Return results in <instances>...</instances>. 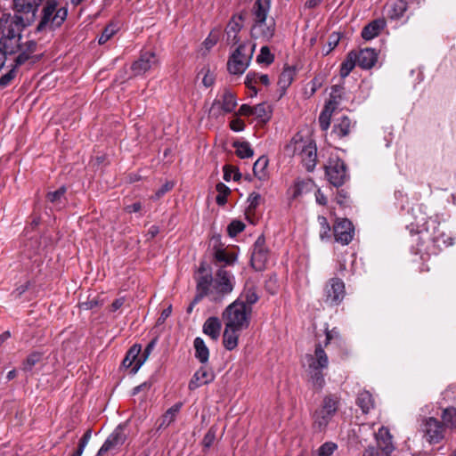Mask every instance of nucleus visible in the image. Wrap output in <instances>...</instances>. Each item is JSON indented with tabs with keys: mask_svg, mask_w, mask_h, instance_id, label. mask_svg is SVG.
<instances>
[{
	"mask_svg": "<svg viewBox=\"0 0 456 456\" xmlns=\"http://www.w3.org/2000/svg\"><path fill=\"white\" fill-rule=\"evenodd\" d=\"M216 191H217L218 194L216 198V201L218 205L223 206L226 203V201H227L226 198L230 194L231 190L224 183H218L216 184Z\"/></svg>",
	"mask_w": 456,
	"mask_h": 456,
	"instance_id": "49530a36",
	"label": "nucleus"
},
{
	"mask_svg": "<svg viewBox=\"0 0 456 456\" xmlns=\"http://www.w3.org/2000/svg\"><path fill=\"white\" fill-rule=\"evenodd\" d=\"M245 228V224L239 220H233L229 225H228V233L231 237H235L237 234L241 232Z\"/></svg>",
	"mask_w": 456,
	"mask_h": 456,
	"instance_id": "603ef678",
	"label": "nucleus"
},
{
	"mask_svg": "<svg viewBox=\"0 0 456 456\" xmlns=\"http://www.w3.org/2000/svg\"><path fill=\"white\" fill-rule=\"evenodd\" d=\"M25 26L13 21L10 13L0 16V48L6 54L20 53L22 49L21 31Z\"/></svg>",
	"mask_w": 456,
	"mask_h": 456,
	"instance_id": "f03ea898",
	"label": "nucleus"
},
{
	"mask_svg": "<svg viewBox=\"0 0 456 456\" xmlns=\"http://www.w3.org/2000/svg\"><path fill=\"white\" fill-rule=\"evenodd\" d=\"M174 186V183H171V182H167L165 184H163L161 186L160 189H159L156 193H155V196H154V199L158 200L159 198H161L166 192H167L168 191H170Z\"/></svg>",
	"mask_w": 456,
	"mask_h": 456,
	"instance_id": "e2e57ef3",
	"label": "nucleus"
},
{
	"mask_svg": "<svg viewBox=\"0 0 456 456\" xmlns=\"http://www.w3.org/2000/svg\"><path fill=\"white\" fill-rule=\"evenodd\" d=\"M305 361L309 382L315 390L320 391L325 384L322 370L329 365L328 355L322 346L318 344L314 354H308L305 355Z\"/></svg>",
	"mask_w": 456,
	"mask_h": 456,
	"instance_id": "7ed1b4c3",
	"label": "nucleus"
},
{
	"mask_svg": "<svg viewBox=\"0 0 456 456\" xmlns=\"http://www.w3.org/2000/svg\"><path fill=\"white\" fill-rule=\"evenodd\" d=\"M221 322L217 317H209L203 324V332L213 340H217L221 330Z\"/></svg>",
	"mask_w": 456,
	"mask_h": 456,
	"instance_id": "7c9ffc66",
	"label": "nucleus"
},
{
	"mask_svg": "<svg viewBox=\"0 0 456 456\" xmlns=\"http://www.w3.org/2000/svg\"><path fill=\"white\" fill-rule=\"evenodd\" d=\"M300 159L307 171H313L316 165L317 153L316 146L313 141L308 144L306 149H305L303 151H300Z\"/></svg>",
	"mask_w": 456,
	"mask_h": 456,
	"instance_id": "a878e982",
	"label": "nucleus"
},
{
	"mask_svg": "<svg viewBox=\"0 0 456 456\" xmlns=\"http://www.w3.org/2000/svg\"><path fill=\"white\" fill-rule=\"evenodd\" d=\"M272 108L266 103L263 102L253 106V116H255L261 122L265 123L271 118Z\"/></svg>",
	"mask_w": 456,
	"mask_h": 456,
	"instance_id": "58836bf2",
	"label": "nucleus"
},
{
	"mask_svg": "<svg viewBox=\"0 0 456 456\" xmlns=\"http://www.w3.org/2000/svg\"><path fill=\"white\" fill-rule=\"evenodd\" d=\"M339 104L336 95L330 94V100L325 104L323 110L319 116V124L322 130L326 131L330 127L331 116L335 113Z\"/></svg>",
	"mask_w": 456,
	"mask_h": 456,
	"instance_id": "6ab92c4d",
	"label": "nucleus"
},
{
	"mask_svg": "<svg viewBox=\"0 0 456 456\" xmlns=\"http://www.w3.org/2000/svg\"><path fill=\"white\" fill-rule=\"evenodd\" d=\"M215 379L214 372L208 367H200L191 378L189 383V389L195 390L198 387L209 384Z\"/></svg>",
	"mask_w": 456,
	"mask_h": 456,
	"instance_id": "412c9836",
	"label": "nucleus"
},
{
	"mask_svg": "<svg viewBox=\"0 0 456 456\" xmlns=\"http://www.w3.org/2000/svg\"><path fill=\"white\" fill-rule=\"evenodd\" d=\"M141 346L134 345L127 352L125 359L123 360V366L125 368H132L131 371L136 373L140 367L145 362V357L140 356Z\"/></svg>",
	"mask_w": 456,
	"mask_h": 456,
	"instance_id": "aec40b11",
	"label": "nucleus"
},
{
	"mask_svg": "<svg viewBox=\"0 0 456 456\" xmlns=\"http://www.w3.org/2000/svg\"><path fill=\"white\" fill-rule=\"evenodd\" d=\"M340 338L339 332L333 329L331 330H326V340H325V346H327L331 340L333 339H338Z\"/></svg>",
	"mask_w": 456,
	"mask_h": 456,
	"instance_id": "338daca9",
	"label": "nucleus"
},
{
	"mask_svg": "<svg viewBox=\"0 0 456 456\" xmlns=\"http://www.w3.org/2000/svg\"><path fill=\"white\" fill-rule=\"evenodd\" d=\"M392 452L393 451L390 450L387 451L381 448L369 447L363 452L362 456H392Z\"/></svg>",
	"mask_w": 456,
	"mask_h": 456,
	"instance_id": "3c124183",
	"label": "nucleus"
},
{
	"mask_svg": "<svg viewBox=\"0 0 456 456\" xmlns=\"http://www.w3.org/2000/svg\"><path fill=\"white\" fill-rule=\"evenodd\" d=\"M318 222L321 226L320 229V237L322 240H326L330 238V227L328 224L326 217L319 216Z\"/></svg>",
	"mask_w": 456,
	"mask_h": 456,
	"instance_id": "8fccbe9b",
	"label": "nucleus"
},
{
	"mask_svg": "<svg viewBox=\"0 0 456 456\" xmlns=\"http://www.w3.org/2000/svg\"><path fill=\"white\" fill-rule=\"evenodd\" d=\"M385 19H377L366 25L362 31V37L365 40H371L378 37L386 27Z\"/></svg>",
	"mask_w": 456,
	"mask_h": 456,
	"instance_id": "393cba45",
	"label": "nucleus"
},
{
	"mask_svg": "<svg viewBox=\"0 0 456 456\" xmlns=\"http://www.w3.org/2000/svg\"><path fill=\"white\" fill-rule=\"evenodd\" d=\"M271 8V0H256L253 5L254 20H266Z\"/></svg>",
	"mask_w": 456,
	"mask_h": 456,
	"instance_id": "2f4dec72",
	"label": "nucleus"
},
{
	"mask_svg": "<svg viewBox=\"0 0 456 456\" xmlns=\"http://www.w3.org/2000/svg\"><path fill=\"white\" fill-rule=\"evenodd\" d=\"M356 61V53L350 52L346 59L342 62L340 67V76L344 78L347 77L354 68Z\"/></svg>",
	"mask_w": 456,
	"mask_h": 456,
	"instance_id": "a19ab883",
	"label": "nucleus"
},
{
	"mask_svg": "<svg viewBox=\"0 0 456 456\" xmlns=\"http://www.w3.org/2000/svg\"><path fill=\"white\" fill-rule=\"evenodd\" d=\"M356 404L361 408L363 413H368L374 407L372 395L369 391L359 393Z\"/></svg>",
	"mask_w": 456,
	"mask_h": 456,
	"instance_id": "4c0bfd02",
	"label": "nucleus"
},
{
	"mask_svg": "<svg viewBox=\"0 0 456 456\" xmlns=\"http://www.w3.org/2000/svg\"><path fill=\"white\" fill-rule=\"evenodd\" d=\"M338 41H339L338 34H337V33L331 34L329 37L328 47L323 48V52L325 53V54H328L332 49H334L336 47V45H338Z\"/></svg>",
	"mask_w": 456,
	"mask_h": 456,
	"instance_id": "052dcab7",
	"label": "nucleus"
},
{
	"mask_svg": "<svg viewBox=\"0 0 456 456\" xmlns=\"http://www.w3.org/2000/svg\"><path fill=\"white\" fill-rule=\"evenodd\" d=\"M338 398L332 395L324 397L322 407L314 413V425L319 430H323L338 410Z\"/></svg>",
	"mask_w": 456,
	"mask_h": 456,
	"instance_id": "6e6552de",
	"label": "nucleus"
},
{
	"mask_svg": "<svg viewBox=\"0 0 456 456\" xmlns=\"http://www.w3.org/2000/svg\"><path fill=\"white\" fill-rule=\"evenodd\" d=\"M251 313V309L234 301L224 309L222 318L224 325L244 330L249 324Z\"/></svg>",
	"mask_w": 456,
	"mask_h": 456,
	"instance_id": "423d86ee",
	"label": "nucleus"
},
{
	"mask_svg": "<svg viewBox=\"0 0 456 456\" xmlns=\"http://www.w3.org/2000/svg\"><path fill=\"white\" fill-rule=\"evenodd\" d=\"M275 32V21L273 19L254 20L251 28V37L263 41H270Z\"/></svg>",
	"mask_w": 456,
	"mask_h": 456,
	"instance_id": "9d476101",
	"label": "nucleus"
},
{
	"mask_svg": "<svg viewBox=\"0 0 456 456\" xmlns=\"http://www.w3.org/2000/svg\"><path fill=\"white\" fill-rule=\"evenodd\" d=\"M337 448L338 446L336 444L327 442L318 449L317 456H330Z\"/></svg>",
	"mask_w": 456,
	"mask_h": 456,
	"instance_id": "864d4df0",
	"label": "nucleus"
},
{
	"mask_svg": "<svg viewBox=\"0 0 456 456\" xmlns=\"http://www.w3.org/2000/svg\"><path fill=\"white\" fill-rule=\"evenodd\" d=\"M36 50L37 43L34 41H27L25 44H22V49L20 50L19 55L14 60L16 66L25 63Z\"/></svg>",
	"mask_w": 456,
	"mask_h": 456,
	"instance_id": "473e14b6",
	"label": "nucleus"
},
{
	"mask_svg": "<svg viewBox=\"0 0 456 456\" xmlns=\"http://www.w3.org/2000/svg\"><path fill=\"white\" fill-rule=\"evenodd\" d=\"M351 119L345 115L335 119L331 135L341 139L350 133Z\"/></svg>",
	"mask_w": 456,
	"mask_h": 456,
	"instance_id": "bb28decb",
	"label": "nucleus"
},
{
	"mask_svg": "<svg viewBox=\"0 0 456 456\" xmlns=\"http://www.w3.org/2000/svg\"><path fill=\"white\" fill-rule=\"evenodd\" d=\"M236 100L232 93L226 91L221 96V99L216 100L211 108L210 113L218 116L222 113L232 112L236 106Z\"/></svg>",
	"mask_w": 456,
	"mask_h": 456,
	"instance_id": "2eb2a0df",
	"label": "nucleus"
},
{
	"mask_svg": "<svg viewBox=\"0 0 456 456\" xmlns=\"http://www.w3.org/2000/svg\"><path fill=\"white\" fill-rule=\"evenodd\" d=\"M67 15V8L61 5L57 0H47L42 9V17L37 29H54L63 23Z\"/></svg>",
	"mask_w": 456,
	"mask_h": 456,
	"instance_id": "20e7f679",
	"label": "nucleus"
},
{
	"mask_svg": "<svg viewBox=\"0 0 456 456\" xmlns=\"http://www.w3.org/2000/svg\"><path fill=\"white\" fill-rule=\"evenodd\" d=\"M407 10V4L404 0H389L384 6L386 16L391 20L401 18Z\"/></svg>",
	"mask_w": 456,
	"mask_h": 456,
	"instance_id": "5701e85b",
	"label": "nucleus"
},
{
	"mask_svg": "<svg viewBox=\"0 0 456 456\" xmlns=\"http://www.w3.org/2000/svg\"><path fill=\"white\" fill-rule=\"evenodd\" d=\"M274 60V56L271 53L268 46H263L260 53L256 56L258 63L271 64Z\"/></svg>",
	"mask_w": 456,
	"mask_h": 456,
	"instance_id": "09e8293b",
	"label": "nucleus"
},
{
	"mask_svg": "<svg viewBox=\"0 0 456 456\" xmlns=\"http://www.w3.org/2000/svg\"><path fill=\"white\" fill-rule=\"evenodd\" d=\"M258 295L253 287L245 288L239 297L235 300L237 303L252 310V305L258 301Z\"/></svg>",
	"mask_w": 456,
	"mask_h": 456,
	"instance_id": "c756f323",
	"label": "nucleus"
},
{
	"mask_svg": "<svg viewBox=\"0 0 456 456\" xmlns=\"http://www.w3.org/2000/svg\"><path fill=\"white\" fill-rule=\"evenodd\" d=\"M295 69L290 67L284 68L279 77L278 84L282 89H286L290 86L294 79Z\"/></svg>",
	"mask_w": 456,
	"mask_h": 456,
	"instance_id": "79ce46f5",
	"label": "nucleus"
},
{
	"mask_svg": "<svg viewBox=\"0 0 456 456\" xmlns=\"http://www.w3.org/2000/svg\"><path fill=\"white\" fill-rule=\"evenodd\" d=\"M378 60V53L374 49L365 48L356 53L357 64L362 69H370Z\"/></svg>",
	"mask_w": 456,
	"mask_h": 456,
	"instance_id": "b1692460",
	"label": "nucleus"
},
{
	"mask_svg": "<svg viewBox=\"0 0 456 456\" xmlns=\"http://www.w3.org/2000/svg\"><path fill=\"white\" fill-rule=\"evenodd\" d=\"M442 419L445 425L456 428V408L451 407L444 409Z\"/></svg>",
	"mask_w": 456,
	"mask_h": 456,
	"instance_id": "de8ad7c7",
	"label": "nucleus"
},
{
	"mask_svg": "<svg viewBox=\"0 0 456 456\" xmlns=\"http://www.w3.org/2000/svg\"><path fill=\"white\" fill-rule=\"evenodd\" d=\"M322 85V79L321 77H315L309 84L311 86L310 95H313L318 88H320Z\"/></svg>",
	"mask_w": 456,
	"mask_h": 456,
	"instance_id": "774afa93",
	"label": "nucleus"
},
{
	"mask_svg": "<svg viewBox=\"0 0 456 456\" xmlns=\"http://www.w3.org/2000/svg\"><path fill=\"white\" fill-rule=\"evenodd\" d=\"M41 360L42 354L40 353L34 352L30 354L22 363V370L25 372L31 371L34 366L41 362Z\"/></svg>",
	"mask_w": 456,
	"mask_h": 456,
	"instance_id": "a18cd8bd",
	"label": "nucleus"
},
{
	"mask_svg": "<svg viewBox=\"0 0 456 456\" xmlns=\"http://www.w3.org/2000/svg\"><path fill=\"white\" fill-rule=\"evenodd\" d=\"M195 356L201 363L208 361L209 350L201 338H196L193 342Z\"/></svg>",
	"mask_w": 456,
	"mask_h": 456,
	"instance_id": "e433bc0d",
	"label": "nucleus"
},
{
	"mask_svg": "<svg viewBox=\"0 0 456 456\" xmlns=\"http://www.w3.org/2000/svg\"><path fill=\"white\" fill-rule=\"evenodd\" d=\"M333 232L336 241L347 245L354 237V225L348 219L338 220L334 224Z\"/></svg>",
	"mask_w": 456,
	"mask_h": 456,
	"instance_id": "4468645a",
	"label": "nucleus"
},
{
	"mask_svg": "<svg viewBox=\"0 0 456 456\" xmlns=\"http://www.w3.org/2000/svg\"><path fill=\"white\" fill-rule=\"evenodd\" d=\"M256 45L243 43L232 53L227 62V69L231 74L240 75L244 73L252 60Z\"/></svg>",
	"mask_w": 456,
	"mask_h": 456,
	"instance_id": "39448f33",
	"label": "nucleus"
},
{
	"mask_svg": "<svg viewBox=\"0 0 456 456\" xmlns=\"http://www.w3.org/2000/svg\"><path fill=\"white\" fill-rule=\"evenodd\" d=\"M182 407V403H178L170 407L160 418L159 428H164L168 427L172 422L175 421L180 409Z\"/></svg>",
	"mask_w": 456,
	"mask_h": 456,
	"instance_id": "c9c22d12",
	"label": "nucleus"
},
{
	"mask_svg": "<svg viewBox=\"0 0 456 456\" xmlns=\"http://www.w3.org/2000/svg\"><path fill=\"white\" fill-rule=\"evenodd\" d=\"M216 439V429L214 428H209V430L205 435L202 444L205 448H209Z\"/></svg>",
	"mask_w": 456,
	"mask_h": 456,
	"instance_id": "bf43d9fd",
	"label": "nucleus"
},
{
	"mask_svg": "<svg viewBox=\"0 0 456 456\" xmlns=\"http://www.w3.org/2000/svg\"><path fill=\"white\" fill-rule=\"evenodd\" d=\"M377 438V448H381L384 450L394 451V445L392 443V436L390 435L387 428L382 427L379 429L376 434Z\"/></svg>",
	"mask_w": 456,
	"mask_h": 456,
	"instance_id": "72a5a7b5",
	"label": "nucleus"
},
{
	"mask_svg": "<svg viewBox=\"0 0 456 456\" xmlns=\"http://www.w3.org/2000/svg\"><path fill=\"white\" fill-rule=\"evenodd\" d=\"M243 20L242 14L234 15L226 27L227 39L232 44L238 42L237 34L242 28Z\"/></svg>",
	"mask_w": 456,
	"mask_h": 456,
	"instance_id": "cd10ccee",
	"label": "nucleus"
},
{
	"mask_svg": "<svg viewBox=\"0 0 456 456\" xmlns=\"http://www.w3.org/2000/svg\"><path fill=\"white\" fill-rule=\"evenodd\" d=\"M268 166V159L265 156L260 157L253 166V172L255 176L262 180L265 177V169Z\"/></svg>",
	"mask_w": 456,
	"mask_h": 456,
	"instance_id": "37998d69",
	"label": "nucleus"
},
{
	"mask_svg": "<svg viewBox=\"0 0 456 456\" xmlns=\"http://www.w3.org/2000/svg\"><path fill=\"white\" fill-rule=\"evenodd\" d=\"M200 74H203L202 83L206 87H209L214 84L215 76L208 69H203Z\"/></svg>",
	"mask_w": 456,
	"mask_h": 456,
	"instance_id": "13d9d810",
	"label": "nucleus"
},
{
	"mask_svg": "<svg viewBox=\"0 0 456 456\" xmlns=\"http://www.w3.org/2000/svg\"><path fill=\"white\" fill-rule=\"evenodd\" d=\"M117 29L114 25H109L105 28L98 39L100 45L105 44L116 33Z\"/></svg>",
	"mask_w": 456,
	"mask_h": 456,
	"instance_id": "5fc2aeb1",
	"label": "nucleus"
},
{
	"mask_svg": "<svg viewBox=\"0 0 456 456\" xmlns=\"http://www.w3.org/2000/svg\"><path fill=\"white\" fill-rule=\"evenodd\" d=\"M260 200H261L260 194H258L256 192H252L248 198V206L247 213H253L255 211V209L256 208V207L258 206Z\"/></svg>",
	"mask_w": 456,
	"mask_h": 456,
	"instance_id": "6e6d98bb",
	"label": "nucleus"
},
{
	"mask_svg": "<svg viewBox=\"0 0 456 456\" xmlns=\"http://www.w3.org/2000/svg\"><path fill=\"white\" fill-rule=\"evenodd\" d=\"M92 436V430L87 429L86 432L84 434L83 437L80 439L77 449L79 451L84 452L86 444H88L90 438Z\"/></svg>",
	"mask_w": 456,
	"mask_h": 456,
	"instance_id": "0e129e2a",
	"label": "nucleus"
},
{
	"mask_svg": "<svg viewBox=\"0 0 456 456\" xmlns=\"http://www.w3.org/2000/svg\"><path fill=\"white\" fill-rule=\"evenodd\" d=\"M422 430L429 443H438L444 438V428L435 418H428L425 420Z\"/></svg>",
	"mask_w": 456,
	"mask_h": 456,
	"instance_id": "dca6fc26",
	"label": "nucleus"
},
{
	"mask_svg": "<svg viewBox=\"0 0 456 456\" xmlns=\"http://www.w3.org/2000/svg\"><path fill=\"white\" fill-rule=\"evenodd\" d=\"M326 302L330 305L339 304L345 297V284L338 278L330 279L325 288Z\"/></svg>",
	"mask_w": 456,
	"mask_h": 456,
	"instance_id": "ddd939ff",
	"label": "nucleus"
},
{
	"mask_svg": "<svg viewBox=\"0 0 456 456\" xmlns=\"http://www.w3.org/2000/svg\"><path fill=\"white\" fill-rule=\"evenodd\" d=\"M43 0H13L14 15H11L13 21L25 27L32 24L37 18L38 6Z\"/></svg>",
	"mask_w": 456,
	"mask_h": 456,
	"instance_id": "0eeeda50",
	"label": "nucleus"
},
{
	"mask_svg": "<svg viewBox=\"0 0 456 456\" xmlns=\"http://www.w3.org/2000/svg\"><path fill=\"white\" fill-rule=\"evenodd\" d=\"M314 187V183L312 180L306 181H299L295 183L294 187L291 189V194L293 199H297L299 196L303 195L310 191Z\"/></svg>",
	"mask_w": 456,
	"mask_h": 456,
	"instance_id": "ea45409f",
	"label": "nucleus"
},
{
	"mask_svg": "<svg viewBox=\"0 0 456 456\" xmlns=\"http://www.w3.org/2000/svg\"><path fill=\"white\" fill-rule=\"evenodd\" d=\"M326 176L331 184L336 187L341 186L346 178V165L339 159H331L325 167Z\"/></svg>",
	"mask_w": 456,
	"mask_h": 456,
	"instance_id": "1a4fd4ad",
	"label": "nucleus"
},
{
	"mask_svg": "<svg viewBox=\"0 0 456 456\" xmlns=\"http://www.w3.org/2000/svg\"><path fill=\"white\" fill-rule=\"evenodd\" d=\"M158 63L159 59L154 53L144 52L137 61L133 62L131 70L134 76H140L156 67Z\"/></svg>",
	"mask_w": 456,
	"mask_h": 456,
	"instance_id": "f8f14e48",
	"label": "nucleus"
},
{
	"mask_svg": "<svg viewBox=\"0 0 456 456\" xmlns=\"http://www.w3.org/2000/svg\"><path fill=\"white\" fill-rule=\"evenodd\" d=\"M236 261V254L228 251L226 248H215L213 254V264L219 268L225 269L226 266H230Z\"/></svg>",
	"mask_w": 456,
	"mask_h": 456,
	"instance_id": "4be33fe9",
	"label": "nucleus"
},
{
	"mask_svg": "<svg viewBox=\"0 0 456 456\" xmlns=\"http://www.w3.org/2000/svg\"><path fill=\"white\" fill-rule=\"evenodd\" d=\"M257 83L256 73H248L245 79L246 86L253 91L254 95L256 94L255 85Z\"/></svg>",
	"mask_w": 456,
	"mask_h": 456,
	"instance_id": "680f3d73",
	"label": "nucleus"
},
{
	"mask_svg": "<svg viewBox=\"0 0 456 456\" xmlns=\"http://www.w3.org/2000/svg\"><path fill=\"white\" fill-rule=\"evenodd\" d=\"M243 329H235L234 327L225 325L223 335V343L227 350H232L237 346L239 333Z\"/></svg>",
	"mask_w": 456,
	"mask_h": 456,
	"instance_id": "c85d7f7f",
	"label": "nucleus"
},
{
	"mask_svg": "<svg viewBox=\"0 0 456 456\" xmlns=\"http://www.w3.org/2000/svg\"><path fill=\"white\" fill-rule=\"evenodd\" d=\"M126 436L124 428L120 426L116 428L114 431L108 436L102 446L97 452V456H103L108 452L116 451L126 441Z\"/></svg>",
	"mask_w": 456,
	"mask_h": 456,
	"instance_id": "9b49d317",
	"label": "nucleus"
},
{
	"mask_svg": "<svg viewBox=\"0 0 456 456\" xmlns=\"http://www.w3.org/2000/svg\"><path fill=\"white\" fill-rule=\"evenodd\" d=\"M313 140L308 136H304L301 133L296 134L291 140L285 145L284 152L289 157H293L296 154L300 156V151H303Z\"/></svg>",
	"mask_w": 456,
	"mask_h": 456,
	"instance_id": "f3484780",
	"label": "nucleus"
},
{
	"mask_svg": "<svg viewBox=\"0 0 456 456\" xmlns=\"http://www.w3.org/2000/svg\"><path fill=\"white\" fill-rule=\"evenodd\" d=\"M236 148V154L240 159L251 158L254 155V151L248 142H234Z\"/></svg>",
	"mask_w": 456,
	"mask_h": 456,
	"instance_id": "c03bdc74",
	"label": "nucleus"
},
{
	"mask_svg": "<svg viewBox=\"0 0 456 456\" xmlns=\"http://www.w3.org/2000/svg\"><path fill=\"white\" fill-rule=\"evenodd\" d=\"M268 259V252L264 246V241L258 238L254 245L251 255V265L256 271H261L265 268Z\"/></svg>",
	"mask_w": 456,
	"mask_h": 456,
	"instance_id": "a211bd4d",
	"label": "nucleus"
},
{
	"mask_svg": "<svg viewBox=\"0 0 456 456\" xmlns=\"http://www.w3.org/2000/svg\"><path fill=\"white\" fill-rule=\"evenodd\" d=\"M96 306H98V300L95 298H93V299H90V300H87L85 302H81L79 304V307L82 310H91Z\"/></svg>",
	"mask_w": 456,
	"mask_h": 456,
	"instance_id": "69168bd1",
	"label": "nucleus"
},
{
	"mask_svg": "<svg viewBox=\"0 0 456 456\" xmlns=\"http://www.w3.org/2000/svg\"><path fill=\"white\" fill-rule=\"evenodd\" d=\"M66 188L64 186L59 188L54 191L47 193V200L53 205L55 208L61 209L66 205Z\"/></svg>",
	"mask_w": 456,
	"mask_h": 456,
	"instance_id": "f704fd0d",
	"label": "nucleus"
},
{
	"mask_svg": "<svg viewBox=\"0 0 456 456\" xmlns=\"http://www.w3.org/2000/svg\"><path fill=\"white\" fill-rule=\"evenodd\" d=\"M16 64L4 75L0 77V86H7L16 76Z\"/></svg>",
	"mask_w": 456,
	"mask_h": 456,
	"instance_id": "4d7b16f0",
	"label": "nucleus"
},
{
	"mask_svg": "<svg viewBox=\"0 0 456 456\" xmlns=\"http://www.w3.org/2000/svg\"><path fill=\"white\" fill-rule=\"evenodd\" d=\"M196 280L197 294L194 302H200L204 297H208L211 301L220 302L233 290L235 284L231 272L219 268L212 277L204 263L199 268Z\"/></svg>",
	"mask_w": 456,
	"mask_h": 456,
	"instance_id": "f257e3e1",
	"label": "nucleus"
}]
</instances>
